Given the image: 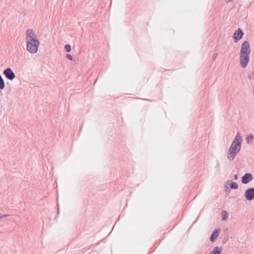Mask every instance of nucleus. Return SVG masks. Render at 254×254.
I'll return each mask as SVG.
<instances>
[{
	"instance_id": "obj_6",
	"label": "nucleus",
	"mask_w": 254,
	"mask_h": 254,
	"mask_svg": "<svg viewBox=\"0 0 254 254\" xmlns=\"http://www.w3.org/2000/svg\"><path fill=\"white\" fill-rule=\"evenodd\" d=\"M245 196L246 199L251 201L254 199V188H251L246 190Z\"/></svg>"
},
{
	"instance_id": "obj_9",
	"label": "nucleus",
	"mask_w": 254,
	"mask_h": 254,
	"mask_svg": "<svg viewBox=\"0 0 254 254\" xmlns=\"http://www.w3.org/2000/svg\"><path fill=\"white\" fill-rule=\"evenodd\" d=\"M38 39L36 38L35 32L32 29H27L26 31V41Z\"/></svg>"
},
{
	"instance_id": "obj_19",
	"label": "nucleus",
	"mask_w": 254,
	"mask_h": 254,
	"mask_svg": "<svg viewBox=\"0 0 254 254\" xmlns=\"http://www.w3.org/2000/svg\"><path fill=\"white\" fill-rule=\"evenodd\" d=\"M217 54L216 53V54H214L213 55V57H212V58L214 59V60H215V59L217 57Z\"/></svg>"
},
{
	"instance_id": "obj_4",
	"label": "nucleus",
	"mask_w": 254,
	"mask_h": 254,
	"mask_svg": "<svg viewBox=\"0 0 254 254\" xmlns=\"http://www.w3.org/2000/svg\"><path fill=\"white\" fill-rule=\"evenodd\" d=\"M250 54H240V65L243 68L247 67L250 61Z\"/></svg>"
},
{
	"instance_id": "obj_8",
	"label": "nucleus",
	"mask_w": 254,
	"mask_h": 254,
	"mask_svg": "<svg viewBox=\"0 0 254 254\" xmlns=\"http://www.w3.org/2000/svg\"><path fill=\"white\" fill-rule=\"evenodd\" d=\"M253 180V176L251 173H246L242 177V182L244 184H247Z\"/></svg>"
},
{
	"instance_id": "obj_23",
	"label": "nucleus",
	"mask_w": 254,
	"mask_h": 254,
	"mask_svg": "<svg viewBox=\"0 0 254 254\" xmlns=\"http://www.w3.org/2000/svg\"><path fill=\"white\" fill-rule=\"evenodd\" d=\"M253 94L254 95V88H253Z\"/></svg>"
},
{
	"instance_id": "obj_10",
	"label": "nucleus",
	"mask_w": 254,
	"mask_h": 254,
	"mask_svg": "<svg viewBox=\"0 0 254 254\" xmlns=\"http://www.w3.org/2000/svg\"><path fill=\"white\" fill-rule=\"evenodd\" d=\"M220 232V229L219 228H216L213 231L210 237V241L211 242H214L216 241Z\"/></svg>"
},
{
	"instance_id": "obj_22",
	"label": "nucleus",
	"mask_w": 254,
	"mask_h": 254,
	"mask_svg": "<svg viewBox=\"0 0 254 254\" xmlns=\"http://www.w3.org/2000/svg\"><path fill=\"white\" fill-rule=\"evenodd\" d=\"M252 74H250V75H249L248 76H249V78L250 79H251V78H252Z\"/></svg>"
},
{
	"instance_id": "obj_11",
	"label": "nucleus",
	"mask_w": 254,
	"mask_h": 254,
	"mask_svg": "<svg viewBox=\"0 0 254 254\" xmlns=\"http://www.w3.org/2000/svg\"><path fill=\"white\" fill-rule=\"evenodd\" d=\"M227 185L230 186L231 189L236 190L238 188V185L236 182H233L231 180H228L226 183Z\"/></svg>"
},
{
	"instance_id": "obj_12",
	"label": "nucleus",
	"mask_w": 254,
	"mask_h": 254,
	"mask_svg": "<svg viewBox=\"0 0 254 254\" xmlns=\"http://www.w3.org/2000/svg\"><path fill=\"white\" fill-rule=\"evenodd\" d=\"M222 253L221 247H216L214 249L210 252L209 254H221Z\"/></svg>"
},
{
	"instance_id": "obj_13",
	"label": "nucleus",
	"mask_w": 254,
	"mask_h": 254,
	"mask_svg": "<svg viewBox=\"0 0 254 254\" xmlns=\"http://www.w3.org/2000/svg\"><path fill=\"white\" fill-rule=\"evenodd\" d=\"M5 87V83L3 79L0 74V89L2 90Z\"/></svg>"
},
{
	"instance_id": "obj_20",
	"label": "nucleus",
	"mask_w": 254,
	"mask_h": 254,
	"mask_svg": "<svg viewBox=\"0 0 254 254\" xmlns=\"http://www.w3.org/2000/svg\"><path fill=\"white\" fill-rule=\"evenodd\" d=\"M7 216H8V215H1V216H0V218H3V217H6Z\"/></svg>"
},
{
	"instance_id": "obj_5",
	"label": "nucleus",
	"mask_w": 254,
	"mask_h": 254,
	"mask_svg": "<svg viewBox=\"0 0 254 254\" xmlns=\"http://www.w3.org/2000/svg\"><path fill=\"white\" fill-rule=\"evenodd\" d=\"M3 75L10 80H12L15 78V74L11 68L7 67L3 71Z\"/></svg>"
},
{
	"instance_id": "obj_25",
	"label": "nucleus",
	"mask_w": 254,
	"mask_h": 254,
	"mask_svg": "<svg viewBox=\"0 0 254 254\" xmlns=\"http://www.w3.org/2000/svg\"><path fill=\"white\" fill-rule=\"evenodd\" d=\"M225 240H226L227 241L228 240V238H225Z\"/></svg>"
},
{
	"instance_id": "obj_15",
	"label": "nucleus",
	"mask_w": 254,
	"mask_h": 254,
	"mask_svg": "<svg viewBox=\"0 0 254 254\" xmlns=\"http://www.w3.org/2000/svg\"><path fill=\"white\" fill-rule=\"evenodd\" d=\"M64 49L66 52H70L71 51V46L69 44H66L64 46Z\"/></svg>"
},
{
	"instance_id": "obj_16",
	"label": "nucleus",
	"mask_w": 254,
	"mask_h": 254,
	"mask_svg": "<svg viewBox=\"0 0 254 254\" xmlns=\"http://www.w3.org/2000/svg\"><path fill=\"white\" fill-rule=\"evenodd\" d=\"M223 212H225V214L224 215H223L222 216V219L223 220H225L227 219L228 217V213L227 212V211H223Z\"/></svg>"
},
{
	"instance_id": "obj_21",
	"label": "nucleus",
	"mask_w": 254,
	"mask_h": 254,
	"mask_svg": "<svg viewBox=\"0 0 254 254\" xmlns=\"http://www.w3.org/2000/svg\"><path fill=\"white\" fill-rule=\"evenodd\" d=\"M233 0H226V2H229L232 1H233Z\"/></svg>"
},
{
	"instance_id": "obj_3",
	"label": "nucleus",
	"mask_w": 254,
	"mask_h": 254,
	"mask_svg": "<svg viewBox=\"0 0 254 254\" xmlns=\"http://www.w3.org/2000/svg\"><path fill=\"white\" fill-rule=\"evenodd\" d=\"M250 54L251 49L249 42L245 41L242 44L240 54L250 55Z\"/></svg>"
},
{
	"instance_id": "obj_7",
	"label": "nucleus",
	"mask_w": 254,
	"mask_h": 254,
	"mask_svg": "<svg viewBox=\"0 0 254 254\" xmlns=\"http://www.w3.org/2000/svg\"><path fill=\"white\" fill-rule=\"evenodd\" d=\"M244 35V32L241 28H238V30H236L233 34V38L235 42H238L240 40Z\"/></svg>"
},
{
	"instance_id": "obj_14",
	"label": "nucleus",
	"mask_w": 254,
	"mask_h": 254,
	"mask_svg": "<svg viewBox=\"0 0 254 254\" xmlns=\"http://www.w3.org/2000/svg\"><path fill=\"white\" fill-rule=\"evenodd\" d=\"M254 135L252 134H250V135L246 137V141L247 143H251L253 142L254 139Z\"/></svg>"
},
{
	"instance_id": "obj_17",
	"label": "nucleus",
	"mask_w": 254,
	"mask_h": 254,
	"mask_svg": "<svg viewBox=\"0 0 254 254\" xmlns=\"http://www.w3.org/2000/svg\"><path fill=\"white\" fill-rule=\"evenodd\" d=\"M66 58L70 61L72 60V56L70 54H66Z\"/></svg>"
},
{
	"instance_id": "obj_2",
	"label": "nucleus",
	"mask_w": 254,
	"mask_h": 254,
	"mask_svg": "<svg viewBox=\"0 0 254 254\" xmlns=\"http://www.w3.org/2000/svg\"><path fill=\"white\" fill-rule=\"evenodd\" d=\"M39 41L38 39L26 41L27 50L31 54L37 53L39 45Z\"/></svg>"
},
{
	"instance_id": "obj_18",
	"label": "nucleus",
	"mask_w": 254,
	"mask_h": 254,
	"mask_svg": "<svg viewBox=\"0 0 254 254\" xmlns=\"http://www.w3.org/2000/svg\"><path fill=\"white\" fill-rule=\"evenodd\" d=\"M234 179L235 180H237L238 179V175L237 174H235L234 176Z\"/></svg>"
},
{
	"instance_id": "obj_24",
	"label": "nucleus",
	"mask_w": 254,
	"mask_h": 254,
	"mask_svg": "<svg viewBox=\"0 0 254 254\" xmlns=\"http://www.w3.org/2000/svg\"><path fill=\"white\" fill-rule=\"evenodd\" d=\"M58 213H59V208H58Z\"/></svg>"
},
{
	"instance_id": "obj_1",
	"label": "nucleus",
	"mask_w": 254,
	"mask_h": 254,
	"mask_svg": "<svg viewBox=\"0 0 254 254\" xmlns=\"http://www.w3.org/2000/svg\"><path fill=\"white\" fill-rule=\"evenodd\" d=\"M242 142V138L240 133L238 132L228 151L227 158L229 160H233L239 152L241 148Z\"/></svg>"
}]
</instances>
